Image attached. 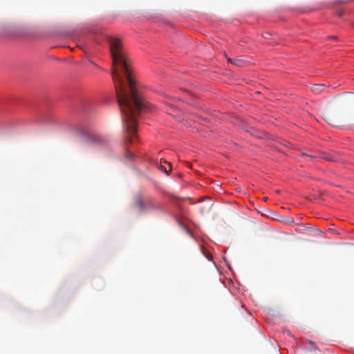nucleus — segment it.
<instances>
[{"instance_id": "f257e3e1", "label": "nucleus", "mask_w": 354, "mask_h": 354, "mask_svg": "<svg viewBox=\"0 0 354 354\" xmlns=\"http://www.w3.org/2000/svg\"><path fill=\"white\" fill-rule=\"evenodd\" d=\"M109 42L113 65L111 75L115 84L122 120L129 135L125 138V145H127L136 135L137 115L150 109L151 106L136 88L129 60L121 41L117 38L109 37Z\"/></svg>"}, {"instance_id": "f03ea898", "label": "nucleus", "mask_w": 354, "mask_h": 354, "mask_svg": "<svg viewBox=\"0 0 354 354\" xmlns=\"http://www.w3.org/2000/svg\"><path fill=\"white\" fill-rule=\"evenodd\" d=\"M135 207L140 212H148L161 209L160 204L153 197L138 196L135 201Z\"/></svg>"}, {"instance_id": "7ed1b4c3", "label": "nucleus", "mask_w": 354, "mask_h": 354, "mask_svg": "<svg viewBox=\"0 0 354 354\" xmlns=\"http://www.w3.org/2000/svg\"><path fill=\"white\" fill-rule=\"evenodd\" d=\"M324 120L331 126H333V127H339V124H340V122L339 120V119L333 115H331L328 113H326L324 114Z\"/></svg>"}, {"instance_id": "20e7f679", "label": "nucleus", "mask_w": 354, "mask_h": 354, "mask_svg": "<svg viewBox=\"0 0 354 354\" xmlns=\"http://www.w3.org/2000/svg\"><path fill=\"white\" fill-rule=\"evenodd\" d=\"M324 84H314L311 88V91L315 94H319L324 90Z\"/></svg>"}, {"instance_id": "39448f33", "label": "nucleus", "mask_w": 354, "mask_h": 354, "mask_svg": "<svg viewBox=\"0 0 354 354\" xmlns=\"http://www.w3.org/2000/svg\"><path fill=\"white\" fill-rule=\"evenodd\" d=\"M245 63L246 62L243 57H237L233 59V64L239 67L243 66Z\"/></svg>"}, {"instance_id": "423d86ee", "label": "nucleus", "mask_w": 354, "mask_h": 354, "mask_svg": "<svg viewBox=\"0 0 354 354\" xmlns=\"http://www.w3.org/2000/svg\"><path fill=\"white\" fill-rule=\"evenodd\" d=\"M176 99L175 98H170L167 102L166 104L171 107V109H175L177 107V105L176 104Z\"/></svg>"}, {"instance_id": "0eeeda50", "label": "nucleus", "mask_w": 354, "mask_h": 354, "mask_svg": "<svg viewBox=\"0 0 354 354\" xmlns=\"http://www.w3.org/2000/svg\"><path fill=\"white\" fill-rule=\"evenodd\" d=\"M322 158H324L326 160H328V161H331V162L338 161L337 158L335 157L334 156H331V155H328V154H324L322 156Z\"/></svg>"}, {"instance_id": "6e6552de", "label": "nucleus", "mask_w": 354, "mask_h": 354, "mask_svg": "<svg viewBox=\"0 0 354 354\" xmlns=\"http://www.w3.org/2000/svg\"><path fill=\"white\" fill-rule=\"evenodd\" d=\"M125 156L127 158H132L133 157V154L131 153L130 151H127Z\"/></svg>"}, {"instance_id": "1a4fd4ad", "label": "nucleus", "mask_w": 354, "mask_h": 354, "mask_svg": "<svg viewBox=\"0 0 354 354\" xmlns=\"http://www.w3.org/2000/svg\"><path fill=\"white\" fill-rule=\"evenodd\" d=\"M162 163H167V162L164 159H160V164ZM169 167V171L171 169V166L170 163L168 162Z\"/></svg>"}, {"instance_id": "9d476101", "label": "nucleus", "mask_w": 354, "mask_h": 354, "mask_svg": "<svg viewBox=\"0 0 354 354\" xmlns=\"http://www.w3.org/2000/svg\"><path fill=\"white\" fill-rule=\"evenodd\" d=\"M160 169L162 171L165 172L166 174H169V171L167 170V169H166V167H164V166H162V165H160Z\"/></svg>"}, {"instance_id": "9b49d317", "label": "nucleus", "mask_w": 354, "mask_h": 354, "mask_svg": "<svg viewBox=\"0 0 354 354\" xmlns=\"http://www.w3.org/2000/svg\"><path fill=\"white\" fill-rule=\"evenodd\" d=\"M337 14V15L339 17H342L344 15V11L343 10H338Z\"/></svg>"}, {"instance_id": "f8f14e48", "label": "nucleus", "mask_w": 354, "mask_h": 354, "mask_svg": "<svg viewBox=\"0 0 354 354\" xmlns=\"http://www.w3.org/2000/svg\"><path fill=\"white\" fill-rule=\"evenodd\" d=\"M233 59H232V58H227V62H228L229 63H231V64H233Z\"/></svg>"}, {"instance_id": "ddd939ff", "label": "nucleus", "mask_w": 354, "mask_h": 354, "mask_svg": "<svg viewBox=\"0 0 354 354\" xmlns=\"http://www.w3.org/2000/svg\"><path fill=\"white\" fill-rule=\"evenodd\" d=\"M233 59H232V58H227V62H228L229 63H231V64H233Z\"/></svg>"}, {"instance_id": "4468645a", "label": "nucleus", "mask_w": 354, "mask_h": 354, "mask_svg": "<svg viewBox=\"0 0 354 354\" xmlns=\"http://www.w3.org/2000/svg\"><path fill=\"white\" fill-rule=\"evenodd\" d=\"M309 157H310V158H313V157H315V156H312V155H310V156H309Z\"/></svg>"}]
</instances>
